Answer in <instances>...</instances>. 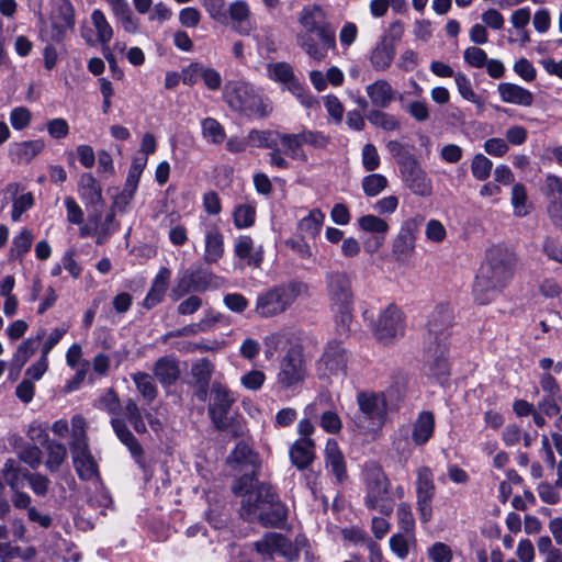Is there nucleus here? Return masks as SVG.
<instances>
[{"label":"nucleus","mask_w":562,"mask_h":562,"mask_svg":"<svg viewBox=\"0 0 562 562\" xmlns=\"http://www.w3.org/2000/svg\"><path fill=\"white\" fill-rule=\"evenodd\" d=\"M515 265L516 258L507 248L491 247L476 274L473 289L475 302L486 305L494 301L513 278Z\"/></svg>","instance_id":"nucleus-1"},{"label":"nucleus","mask_w":562,"mask_h":562,"mask_svg":"<svg viewBox=\"0 0 562 562\" xmlns=\"http://www.w3.org/2000/svg\"><path fill=\"white\" fill-rule=\"evenodd\" d=\"M252 482L254 476L245 474L233 485L236 494L245 491L241 501L243 517L250 521L258 520L265 526H277L282 522L286 517V510L273 488L266 484L248 488L252 486Z\"/></svg>","instance_id":"nucleus-2"},{"label":"nucleus","mask_w":562,"mask_h":562,"mask_svg":"<svg viewBox=\"0 0 562 562\" xmlns=\"http://www.w3.org/2000/svg\"><path fill=\"white\" fill-rule=\"evenodd\" d=\"M358 411L351 417V427L369 440L382 436L389 415V403L383 392L359 391L356 395Z\"/></svg>","instance_id":"nucleus-3"},{"label":"nucleus","mask_w":562,"mask_h":562,"mask_svg":"<svg viewBox=\"0 0 562 562\" xmlns=\"http://www.w3.org/2000/svg\"><path fill=\"white\" fill-rule=\"evenodd\" d=\"M327 293L330 307L336 314V322L341 333L349 330L352 322L353 292L351 278L342 271L329 272L326 276Z\"/></svg>","instance_id":"nucleus-4"},{"label":"nucleus","mask_w":562,"mask_h":562,"mask_svg":"<svg viewBox=\"0 0 562 562\" xmlns=\"http://www.w3.org/2000/svg\"><path fill=\"white\" fill-rule=\"evenodd\" d=\"M308 286L301 281H290L267 290L257 297L256 312L261 317H272L285 312L299 297L307 294Z\"/></svg>","instance_id":"nucleus-5"},{"label":"nucleus","mask_w":562,"mask_h":562,"mask_svg":"<svg viewBox=\"0 0 562 562\" xmlns=\"http://www.w3.org/2000/svg\"><path fill=\"white\" fill-rule=\"evenodd\" d=\"M224 99L234 111L251 116L265 117L272 111L271 102L244 81H228L225 85Z\"/></svg>","instance_id":"nucleus-6"},{"label":"nucleus","mask_w":562,"mask_h":562,"mask_svg":"<svg viewBox=\"0 0 562 562\" xmlns=\"http://www.w3.org/2000/svg\"><path fill=\"white\" fill-rule=\"evenodd\" d=\"M70 451L74 467L81 480L91 481L99 476L98 464L88 445L87 424L80 415L71 418Z\"/></svg>","instance_id":"nucleus-7"},{"label":"nucleus","mask_w":562,"mask_h":562,"mask_svg":"<svg viewBox=\"0 0 562 562\" xmlns=\"http://www.w3.org/2000/svg\"><path fill=\"white\" fill-rule=\"evenodd\" d=\"M308 375L307 362L304 356V348L295 344L280 358L277 385L285 391L299 389Z\"/></svg>","instance_id":"nucleus-8"},{"label":"nucleus","mask_w":562,"mask_h":562,"mask_svg":"<svg viewBox=\"0 0 562 562\" xmlns=\"http://www.w3.org/2000/svg\"><path fill=\"white\" fill-rule=\"evenodd\" d=\"M366 490L364 503L367 507L375 509L383 515H391L394 507V499L390 491V480L384 471L375 464L366 468Z\"/></svg>","instance_id":"nucleus-9"},{"label":"nucleus","mask_w":562,"mask_h":562,"mask_svg":"<svg viewBox=\"0 0 562 562\" xmlns=\"http://www.w3.org/2000/svg\"><path fill=\"white\" fill-rule=\"evenodd\" d=\"M94 407L105 411L112 415L111 425L120 441L127 447L132 454L142 453V448L133 434L126 428L125 424L116 416L121 411V404L117 395L112 389L105 390L94 402Z\"/></svg>","instance_id":"nucleus-10"},{"label":"nucleus","mask_w":562,"mask_h":562,"mask_svg":"<svg viewBox=\"0 0 562 562\" xmlns=\"http://www.w3.org/2000/svg\"><path fill=\"white\" fill-rule=\"evenodd\" d=\"M375 338L384 346H391L405 334V316L394 304L386 306L378 316L373 327Z\"/></svg>","instance_id":"nucleus-11"},{"label":"nucleus","mask_w":562,"mask_h":562,"mask_svg":"<svg viewBox=\"0 0 562 562\" xmlns=\"http://www.w3.org/2000/svg\"><path fill=\"white\" fill-rule=\"evenodd\" d=\"M267 75L271 80L283 85L304 108L312 109L317 105V100L299 81L290 64L284 61L269 63Z\"/></svg>","instance_id":"nucleus-12"},{"label":"nucleus","mask_w":562,"mask_h":562,"mask_svg":"<svg viewBox=\"0 0 562 562\" xmlns=\"http://www.w3.org/2000/svg\"><path fill=\"white\" fill-rule=\"evenodd\" d=\"M416 505L422 522L427 524L432 518V501L436 494L434 472L429 467L416 469Z\"/></svg>","instance_id":"nucleus-13"},{"label":"nucleus","mask_w":562,"mask_h":562,"mask_svg":"<svg viewBox=\"0 0 562 562\" xmlns=\"http://www.w3.org/2000/svg\"><path fill=\"white\" fill-rule=\"evenodd\" d=\"M235 402L236 396L226 385L218 382L213 383L209 414L216 429L226 428V416Z\"/></svg>","instance_id":"nucleus-14"},{"label":"nucleus","mask_w":562,"mask_h":562,"mask_svg":"<svg viewBox=\"0 0 562 562\" xmlns=\"http://www.w3.org/2000/svg\"><path fill=\"white\" fill-rule=\"evenodd\" d=\"M346 349L341 342L329 341L317 362V371L323 376L344 375L347 369Z\"/></svg>","instance_id":"nucleus-15"},{"label":"nucleus","mask_w":562,"mask_h":562,"mask_svg":"<svg viewBox=\"0 0 562 562\" xmlns=\"http://www.w3.org/2000/svg\"><path fill=\"white\" fill-rule=\"evenodd\" d=\"M280 132L276 131H257L249 132L247 139L251 146L259 148H269V161L272 167L279 169H289L290 162L282 155L281 149L278 147Z\"/></svg>","instance_id":"nucleus-16"},{"label":"nucleus","mask_w":562,"mask_h":562,"mask_svg":"<svg viewBox=\"0 0 562 562\" xmlns=\"http://www.w3.org/2000/svg\"><path fill=\"white\" fill-rule=\"evenodd\" d=\"M453 319L452 307L447 303L438 304L428 317L427 344L440 342V338L443 336H446V342H448V329L452 326Z\"/></svg>","instance_id":"nucleus-17"},{"label":"nucleus","mask_w":562,"mask_h":562,"mask_svg":"<svg viewBox=\"0 0 562 562\" xmlns=\"http://www.w3.org/2000/svg\"><path fill=\"white\" fill-rule=\"evenodd\" d=\"M297 43L311 58L319 61L326 57L329 48L335 47V34L333 31L300 34Z\"/></svg>","instance_id":"nucleus-18"},{"label":"nucleus","mask_w":562,"mask_h":562,"mask_svg":"<svg viewBox=\"0 0 562 562\" xmlns=\"http://www.w3.org/2000/svg\"><path fill=\"white\" fill-rule=\"evenodd\" d=\"M234 255L239 266L259 268L263 261V247L257 245L248 235H240L234 239Z\"/></svg>","instance_id":"nucleus-19"},{"label":"nucleus","mask_w":562,"mask_h":562,"mask_svg":"<svg viewBox=\"0 0 562 562\" xmlns=\"http://www.w3.org/2000/svg\"><path fill=\"white\" fill-rule=\"evenodd\" d=\"M447 352L448 342H446V336L440 338V342L428 344L426 349L429 370L438 380H445L449 375Z\"/></svg>","instance_id":"nucleus-20"},{"label":"nucleus","mask_w":562,"mask_h":562,"mask_svg":"<svg viewBox=\"0 0 562 562\" xmlns=\"http://www.w3.org/2000/svg\"><path fill=\"white\" fill-rule=\"evenodd\" d=\"M225 252L224 235L216 225L204 228V262L207 265L218 262Z\"/></svg>","instance_id":"nucleus-21"},{"label":"nucleus","mask_w":562,"mask_h":562,"mask_svg":"<svg viewBox=\"0 0 562 562\" xmlns=\"http://www.w3.org/2000/svg\"><path fill=\"white\" fill-rule=\"evenodd\" d=\"M227 462L233 468H239L254 476L256 470L260 467L259 456L245 442H238L235 449L227 458Z\"/></svg>","instance_id":"nucleus-22"},{"label":"nucleus","mask_w":562,"mask_h":562,"mask_svg":"<svg viewBox=\"0 0 562 562\" xmlns=\"http://www.w3.org/2000/svg\"><path fill=\"white\" fill-rule=\"evenodd\" d=\"M497 92L503 102L519 106H531L535 98L528 89L512 82H502L497 86Z\"/></svg>","instance_id":"nucleus-23"},{"label":"nucleus","mask_w":562,"mask_h":562,"mask_svg":"<svg viewBox=\"0 0 562 562\" xmlns=\"http://www.w3.org/2000/svg\"><path fill=\"white\" fill-rule=\"evenodd\" d=\"M45 148V140L42 138L12 143L10 145V157L18 164H30Z\"/></svg>","instance_id":"nucleus-24"},{"label":"nucleus","mask_w":562,"mask_h":562,"mask_svg":"<svg viewBox=\"0 0 562 562\" xmlns=\"http://www.w3.org/2000/svg\"><path fill=\"white\" fill-rule=\"evenodd\" d=\"M304 142L301 133H280L278 147L281 149L283 157L286 156L293 160L306 162L308 156L303 149Z\"/></svg>","instance_id":"nucleus-25"},{"label":"nucleus","mask_w":562,"mask_h":562,"mask_svg":"<svg viewBox=\"0 0 562 562\" xmlns=\"http://www.w3.org/2000/svg\"><path fill=\"white\" fill-rule=\"evenodd\" d=\"M404 179L411 191L419 196H429L432 193V183L427 173L412 162L404 171Z\"/></svg>","instance_id":"nucleus-26"},{"label":"nucleus","mask_w":562,"mask_h":562,"mask_svg":"<svg viewBox=\"0 0 562 562\" xmlns=\"http://www.w3.org/2000/svg\"><path fill=\"white\" fill-rule=\"evenodd\" d=\"M300 23L304 27L303 34L321 33L331 31L325 23V13L319 5H306L300 13Z\"/></svg>","instance_id":"nucleus-27"},{"label":"nucleus","mask_w":562,"mask_h":562,"mask_svg":"<svg viewBox=\"0 0 562 562\" xmlns=\"http://www.w3.org/2000/svg\"><path fill=\"white\" fill-rule=\"evenodd\" d=\"M170 277L171 271L168 268L161 267L158 270L151 282L150 289L144 299L143 304L146 308H153L162 301L169 285Z\"/></svg>","instance_id":"nucleus-28"},{"label":"nucleus","mask_w":562,"mask_h":562,"mask_svg":"<svg viewBox=\"0 0 562 562\" xmlns=\"http://www.w3.org/2000/svg\"><path fill=\"white\" fill-rule=\"evenodd\" d=\"M435 431V417L431 412L423 411L411 426L415 446L426 445Z\"/></svg>","instance_id":"nucleus-29"},{"label":"nucleus","mask_w":562,"mask_h":562,"mask_svg":"<svg viewBox=\"0 0 562 562\" xmlns=\"http://www.w3.org/2000/svg\"><path fill=\"white\" fill-rule=\"evenodd\" d=\"M326 469L341 482L346 476V462L341 450L335 439H328L325 447Z\"/></svg>","instance_id":"nucleus-30"},{"label":"nucleus","mask_w":562,"mask_h":562,"mask_svg":"<svg viewBox=\"0 0 562 562\" xmlns=\"http://www.w3.org/2000/svg\"><path fill=\"white\" fill-rule=\"evenodd\" d=\"M114 18L121 24L122 29L130 34H136L139 31V20L136 18L126 0H116L109 4Z\"/></svg>","instance_id":"nucleus-31"},{"label":"nucleus","mask_w":562,"mask_h":562,"mask_svg":"<svg viewBox=\"0 0 562 562\" xmlns=\"http://www.w3.org/2000/svg\"><path fill=\"white\" fill-rule=\"evenodd\" d=\"M366 92L371 103L380 109L387 108L394 100V90L392 86L383 79H379L367 86Z\"/></svg>","instance_id":"nucleus-32"},{"label":"nucleus","mask_w":562,"mask_h":562,"mask_svg":"<svg viewBox=\"0 0 562 562\" xmlns=\"http://www.w3.org/2000/svg\"><path fill=\"white\" fill-rule=\"evenodd\" d=\"M256 549L259 553L272 557L278 553L284 557H291L288 552L290 544L280 533L269 532L260 541L256 542Z\"/></svg>","instance_id":"nucleus-33"},{"label":"nucleus","mask_w":562,"mask_h":562,"mask_svg":"<svg viewBox=\"0 0 562 562\" xmlns=\"http://www.w3.org/2000/svg\"><path fill=\"white\" fill-rule=\"evenodd\" d=\"M78 193L87 204H98L102 200V189L92 173L86 172L79 177Z\"/></svg>","instance_id":"nucleus-34"},{"label":"nucleus","mask_w":562,"mask_h":562,"mask_svg":"<svg viewBox=\"0 0 562 562\" xmlns=\"http://www.w3.org/2000/svg\"><path fill=\"white\" fill-rule=\"evenodd\" d=\"M154 373L164 386H169L173 384L180 375L178 361L170 356L161 357L155 363Z\"/></svg>","instance_id":"nucleus-35"},{"label":"nucleus","mask_w":562,"mask_h":562,"mask_svg":"<svg viewBox=\"0 0 562 562\" xmlns=\"http://www.w3.org/2000/svg\"><path fill=\"white\" fill-rule=\"evenodd\" d=\"M290 457L299 469L307 468L314 459V442L311 438L297 439L290 449Z\"/></svg>","instance_id":"nucleus-36"},{"label":"nucleus","mask_w":562,"mask_h":562,"mask_svg":"<svg viewBox=\"0 0 562 562\" xmlns=\"http://www.w3.org/2000/svg\"><path fill=\"white\" fill-rule=\"evenodd\" d=\"M394 55V45L384 37L372 49L370 63L375 70H385L391 66Z\"/></svg>","instance_id":"nucleus-37"},{"label":"nucleus","mask_w":562,"mask_h":562,"mask_svg":"<svg viewBox=\"0 0 562 562\" xmlns=\"http://www.w3.org/2000/svg\"><path fill=\"white\" fill-rule=\"evenodd\" d=\"M1 472L5 483L11 490H21L30 474L27 470L23 469L20 463L13 459L5 461Z\"/></svg>","instance_id":"nucleus-38"},{"label":"nucleus","mask_w":562,"mask_h":562,"mask_svg":"<svg viewBox=\"0 0 562 562\" xmlns=\"http://www.w3.org/2000/svg\"><path fill=\"white\" fill-rule=\"evenodd\" d=\"M214 367L207 359H200L192 364L191 374L195 383L200 386L198 396L204 400L206 396V389L211 376L213 374Z\"/></svg>","instance_id":"nucleus-39"},{"label":"nucleus","mask_w":562,"mask_h":562,"mask_svg":"<svg viewBox=\"0 0 562 562\" xmlns=\"http://www.w3.org/2000/svg\"><path fill=\"white\" fill-rule=\"evenodd\" d=\"M91 23L95 30V42L102 46L108 45L113 37V27L109 23L105 14L100 9H94L90 15Z\"/></svg>","instance_id":"nucleus-40"},{"label":"nucleus","mask_w":562,"mask_h":562,"mask_svg":"<svg viewBox=\"0 0 562 562\" xmlns=\"http://www.w3.org/2000/svg\"><path fill=\"white\" fill-rule=\"evenodd\" d=\"M415 446L411 426L402 425L392 435V447L402 457H408Z\"/></svg>","instance_id":"nucleus-41"},{"label":"nucleus","mask_w":562,"mask_h":562,"mask_svg":"<svg viewBox=\"0 0 562 562\" xmlns=\"http://www.w3.org/2000/svg\"><path fill=\"white\" fill-rule=\"evenodd\" d=\"M44 335L45 330L41 329L37 333L36 337H31L22 341L13 355V364L19 368H22L36 351L37 344L44 337Z\"/></svg>","instance_id":"nucleus-42"},{"label":"nucleus","mask_w":562,"mask_h":562,"mask_svg":"<svg viewBox=\"0 0 562 562\" xmlns=\"http://www.w3.org/2000/svg\"><path fill=\"white\" fill-rule=\"evenodd\" d=\"M228 15L233 23L236 24L235 29L240 34H248L244 29V23L250 18V8L245 0H235L228 5Z\"/></svg>","instance_id":"nucleus-43"},{"label":"nucleus","mask_w":562,"mask_h":562,"mask_svg":"<svg viewBox=\"0 0 562 562\" xmlns=\"http://www.w3.org/2000/svg\"><path fill=\"white\" fill-rule=\"evenodd\" d=\"M202 137L209 144L220 145L224 142L226 133L221 123L213 117H205L201 122Z\"/></svg>","instance_id":"nucleus-44"},{"label":"nucleus","mask_w":562,"mask_h":562,"mask_svg":"<svg viewBox=\"0 0 562 562\" xmlns=\"http://www.w3.org/2000/svg\"><path fill=\"white\" fill-rule=\"evenodd\" d=\"M324 221L325 214L319 209H314L300 221L299 229L311 237H315L319 234Z\"/></svg>","instance_id":"nucleus-45"},{"label":"nucleus","mask_w":562,"mask_h":562,"mask_svg":"<svg viewBox=\"0 0 562 562\" xmlns=\"http://www.w3.org/2000/svg\"><path fill=\"white\" fill-rule=\"evenodd\" d=\"M45 448L47 451V459L45 462L46 468L50 472L58 471L67 458L66 446L57 441H50L45 446Z\"/></svg>","instance_id":"nucleus-46"},{"label":"nucleus","mask_w":562,"mask_h":562,"mask_svg":"<svg viewBox=\"0 0 562 562\" xmlns=\"http://www.w3.org/2000/svg\"><path fill=\"white\" fill-rule=\"evenodd\" d=\"M415 544V535L398 532L390 538V549L400 559L407 558L409 549Z\"/></svg>","instance_id":"nucleus-47"},{"label":"nucleus","mask_w":562,"mask_h":562,"mask_svg":"<svg viewBox=\"0 0 562 562\" xmlns=\"http://www.w3.org/2000/svg\"><path fill=\"white\" fill-rule=\"evenodd\" d=\"M358 226L363 232L372 233L375 236H383L384 238L390 228L386 221L372 214L361 216L358 220Z\"/></svg>","instance_id":"nucleus-48"},{"label":"nucleus","mask_w":562,"mask_h":562,"mask_svg":"<svg viewBox=\"0 0 562 562\" xmlns=\"http://www.w3.org/2000/svg\"><path fill=\"white\" fill-rule=\"evenodd\" d=\"M33 243V235L31 231L24 228L16 235L12 240V247L10 249L11 260H22L24 255L29 252Z\"/></svg>","instance_id":"nucleus-49"},{"label":"nucleus","mask_w":562,"mask_h":562,"mask_svg":"<svg viewBox=\"0 0 562 562\" xmlns=\"http://www.w3.org/2000/svg\"><path fill=\"white\" fill-rule=\"evenodd\" d=\"M54 14L63 22V27L72 30L76 23V13L69 0H54Z\"/></svg>","instance_id":"nucleus-50"},{"label":"nucleus","mask_w":562,"mask_h":562,"mask_svg":"<svg viewBox=\"0 0 562 562\" xmlns=\"http://www.w3.org/2000/svg\"><path fill=\"white\" fill-rule=\"evenodd\" d=\"M234 224L237 228H248L255 224L256 206L251 203H243L235 207Z\"/></svg>","instance_id":"nucleus-51"},{"label":"nucleus","mask_w":562,"mask_h":562,"mask_svg":"<svg viewBox=\"0 0 562 562\" xmlns=\"http://www.w3.org/2000/svg\"><path fill=\"white\" fill-rule=\"evenodd\" d=\"M132 379L146 401L151 402L157 396V387L148 373L136 372L132 375Z\"/></svg>","instance_id":"nucleus-52"},{"label":"nucleus","mask_w":562,"mask_h":562,"mask_svg":"<svg viewBox=\"0 0 562 562\" xmlns=\"http://www.w3.org/2000/svg\"><path fill=\"white\" fill-rule=\"evenodd\" d=\"M493 161L483 154H476L471 160V173L474 179L485 181L490 178Z\"/></svg>","instance_id":"nucleus-53"},{"label":"nucleus","mask_w":562,"mask_h":562,"mask_svg":"<svg viewBox=\"0 0 562 562\" xmlns=\"http://www.w3.org/2000/svg\"><path fill=\"white\" fill-rule=\"evenodd\" d=\"M367 119L371 124L384 131H396L401 126L398 120L394 115L380 110L370 111Z\"/></svg>","instance_id":"nucleus-54"},{"label":"nucleus","mask_w":562,"mask_h":562,"mask_svg":"<svg viewBox=\"0 0 562 562\" xmlns=\"http://www.w3.org/2000/svg\"><path fill=\"white\" fill-rule=\"evenodd\" d=\"M541 191L552 199L550 202L562 203V177L554 173H547Z\"/></svg>","instance_id":"nucleus-55"},{"label":"nucleus","mask_w":562,"mask_h":562,"mask_svg":"<svg viewBox=\"0 0 562 562\" xmlns=\"http://www.w3.org/2000/svg\"><path fill=\"white\" fill-rule=\"evenodd\" d=\"M362 190L368 196H376L387 187V179L380 173H371L362 179Z\"/></svg>","instance_id":"nucleus-56"},{"label":"nucleus","mask_w":562,"mask_h":562,"mask_svg":"<svg viewBox=\"0 0 562 562\" xmlns=\"http://www.w3.org/2000/svg\"><path fill=\"white\" fill-rule=\"evenodd\" d=\"M512 204L514 213L517 216H525L528 214L527 206V190L521 183H515L512 189Z\"/></svg>","instance_id":"nucleus-57"},{"label":"nucleus","mask_w":562,"mask_h":562,"mask_svg":"<svg viewBox=\"0 0 562 562\" xmlns=\"http://www.w3.org/2000/svg\"><path fill=\"white\" fill-rule=\"evenodd\" d=\"M201 4L212 20L221 24L227 23L228 15L225 10V3L222 0H201Z\"/></svg>","instance_id":"nucleus-58"},{"label":"nucleus","mask_w":562,"mask_h":562,"mask_svg":"<svg viewBox=\"0 0 562 562\" xmlns=\"http://www.w3.org/2000/svg\"><path fill=\"white\" fill-rule=\"evenodd\" d=\"M398 528L406 533H414L415 519L411 506L401 503L396 510Z\"/></svg>","instance_id":"nucleus-59"},{"label":"nucleus","mask_w":562,"mask_h":562,"mask_svg":"<svg viewBox=\"0 0 562 562\" xmlns=\"http://www.w3.org/2000/svg\"><path fill=\"white\" fill-rule=\"evenodd\" d=\"M304 145H308L316 149H324L328 146L330 138L328 135L319 131L303 128L301 132Z\"/></svg>","instance_id":"nucleus-60"},{"label":"nucleus","mask_w":562,"mask_h":562,"mask_svg":"<svg viewBox=\"0 0 562 562\" xmlns=\"http://www.w3.org/2000/svg\"><path fill=\"white\" fill-rule=\"evenodd\" d=\"M34 205V196L31 192H26L16 196L13 200L11 220L13 222H19L24 212L32 209Z\"/></svg>","instance_id":"nucleus-61"},{"label":"nucleus","mask_w":562,"mask_h":562,"mask_svg":"<svg viewBox=\"0 0 562 562\" xmlns=\"http://www.w3.org/2000/svg\"><path fill=\"white\" fill-rule=\"evenodd\" d=\"M454 82L460 95L472 103H479V97L472 89L470 79L463 72H457L454 75Z\"/></svg>","instance_id":"nucleus-62"},{"label":"nucleus","mask_w":562,"mask_h":562,"mask_svg":"<svg viewBox=\"0 0 562 562\" xmlns=\"http://www.w3.org/2000/svg\"><path fill=\"white\" fill-rule=\"evenodd\" d=\"M427 557L431 562H451L452 550L443 542H435L427 549Z\"/></svg>","instance_id":"nucleus-63"},{"label":"nucleus","mask_w":562,"mask_h":562,"mask_svg":"<svg viewBox=\"0 0 562 562\" xmlns=\"http://www.w3.org/2000/svg\"><path fill=\"white\" fill-rule=\"evenodd\" d=\"M10 124L16 131L27 127L32 120L30 110L25 106H16L10 112Z\"/></svg>","instance_id":"nucleus-64"}]
</instances>
